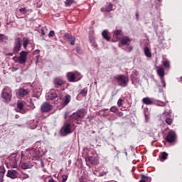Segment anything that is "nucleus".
Instances as JSON below:
<instances>
[{
  "label": "nucleus",
  "instance_id": "f257e3e1",
  "mask_svg": "<svg viewBox=\"0 0 182 182\" xmlns=\"http://www.w3.org/2000/svg\"><path fill=\"white\" fill-rule=\"evenodd\" d=\"M25 156L27 159H31V157H34L35 159H40L42 157V154L38 149H35L33 148L28 149L25 151Z\"/></svg>",
  "mask_w": 182,
  "mask_h": 182
},
{
  "label": "nucleus",
  "instance_id": "f03ea898",
  "mask_svg": "<svg viewBox=\"0 0 182 182\" xmlns=\"http://www.w3.org/2000/svg\"><path fill=\"white\" fill-rule=\"evenodd\" d=\"M87 113V111L85 109H78L76 112L73 114L72 117L75 120H79V119H83Z\"/></svg>",
  "mask_w": 182,
  "mask_h": 182
},
{
  "label": "nucleus",
  "instance_id": "7ed1b4c3",
  "mask_svg": "<svg viewBox=\"0 0 182 182\" xmlns=\"http://www.w3.org/2000/svg\"><path fill=\"white\" fill-rule=\"evenodd\" d=\"M21 48H22V39H21L19 37H17L14 40V46L13 48L14 53H18L19 50H21Z\"/></svg>",
  "mask_w": 182,
  "mask_h": 182
},
{
  "label": "nucleus",
  "instance_id": "20e7f679",
  "mask_svg": "<svg viewBox=\"0 0 182 182\" xmlns=\"http://www.w3.org/2000/svg\"><path fill=\"white\" fill-rule=\"evenodd\" d=\"M167 143H174L177 140V134L173 130H171L165 138Z\"/></svg>",
  "mask_w": 182,
  "mask_h": 182
},
{
  "label": "nucleus",
  "instance_id": "39448f33",
  "mask_svg": "<svg viewBox=\"0 0 182 182\" xmlns=\"http://www.w3.org/2000/svg\"><path fill=\"white\" fill-rule=\"evenodd\" d=\"M28 56V52L23 50L20 53V56L17 58V63L20 65H25L26 63V58Z\"/></svg>",
  "mask_w": 182,
  "mask_h": 182
},
{
  "label": "nucleus",
  "instance_id": "423d86ee",
  "mask_svg": "<svg viewBox=\"0 0 182 182\" xmlns=\"http://www.w3.org/2000/svg\"><path fill=\"white\" fill-rule=\"evenodd\" d=\"M115 79L117 80L119 86H122V87H126V86H127L128 80L125 75H121L115 77Z\"/></svg>",
  "mask_w": 182,
  "mask_h": 182
},
{
  "label": "nucleus",
  "instance_id": "0eeeda50",
  "mask_svg": "<svg viewBox=\"0 0 182 182\" xmlns=\"http://www.w3.org/2000/svg\"><path fill=\"white\" fill-rule=\"evenodd\" d=\"M63 136H68L72 133V124L70 123H65L64 126L62 127Z\"/></svg>",
  "mask_w": 182,
  "mask_h": 182
},
{
  "label": "nucleus",
  "instance_id": "6e6552de",
  "mask_svg": "<svg viewBox=\"0 0 182 182\" xmlns=\"http://www.w3.org/2000/svg\"><path fill=\"white\" fill-rule=\"evenodd\" d=\"M41 110L42 113H48L52 110V105L48 102H44L41 106Z\"/></svg>",
  "mask_w": 182,
  "mask_h": 182
},
{
  "label": "nucleus",
  "instance_id": "1a4fd4ad",
  "mask_svg": "<svg viewBox=\"0 0 182 182\" xmlns=\"http://www.w3.org/2000/svg\"><path fill=\"white\" fill-rule=\"evenodd\" d=\"M1 97L4 99L5 102H11L12 95L10 92H8V90H6V88H4L1 92Z\"/></svg>",
  "mask_w": 182,
  "mask_h": 182
},
{
  "label": "nucleus",
  "instance_id": "9d476101",
  "mask_svg": "<svg viewBox=\"0 0 182 182\" xmlns=\"http://www.w3.org/2000/svg\"><path fill=\"white\" fill-rule=\"evenodd\" d=\"M80 75L78 72L75 71V73L73 72H70L67 73V77L68 82H75V80L76 79L75 76H77Z\"/></svg>",
  "mask_w": 182,
  "mask_h": 182
},
{
  "label": "nucleus",
  "instance_id": "9b49d317",
  "mask_svg": "<svg viewBox=\"0 0 182 182\" xmlns=\"http://www.w3.org/2000/svg\"><path fill=\"white\" fill-rule=\"evenodd\" d=\"M6 177L15 180V178H18V172L14 169L8 170Z\"/></svg>",
  "mask_w": 182,
  "mask_h": 182
},
{
  "label": "nucleus",
  "instance_id": "f8f14e48",
  "mask_svg": "<svg viewBox=\"0 0 182 182\" xmlns=\"http://www.w3.org/2000/svg\"><path fill=\"white\" fill-rule=\"evenodd\" d=\"M85 161L87 162V164H92L94 166L99 164V161H97L96 158L93 156L87 157L85 159Z\"/></svg>",
  "mask_w": 182,
  "mask_h": 182
},
{
  "label": "nucleus",
  "instance_id": "ddd939ff",
  "mask_svg": "<svg viewBox=\"0 0 182 182\" xmlns=\"http://www.w3.org/2000/svg\"><path fill=\"white\" fill-rule=\"evenodd\" d=\"M130 42H132V40L129 36H124L120 40V43L122 45V46H126V45H130Z\"/></svg>",
  "mask_w": 182,
  "mask_h": 182
},
{
  "label": "nucleus",
  "instance_id": "4468645a",
  "mask_svg": "<svg viewBox=\"0 0 182 182\" xmlns=\"http://www.w3.org/2000/svg\"><path fill=\"white\" fill-rule=\"evenodd\" d=\"M64 38L68 41H69L70 45H75V41H76V38H75V36L69 33H66L65 34Z\"/></svg>",
  "mask_w": 182,
  "mask_h": 182
},
{
  "label": "nucleus",
  "instance_id": "2eb2a0df",
  "mask_svg": "<svg viewBox=\"0 0 182 182\" xmlns=\"http://www.w3.org/2000/svg\"><path fill=\"white\" fill-rule=\"evenodd\" d=\"M53 83L55 87H59V86H63V85H65V81H63V80L61 78L56 77L54 79Z\"/></svg>",
  "mask_w": 182,
  "mask_h": 182
},
{
  "label": "nucleus",
  "instance_id": "dca6fc26",
  "mask_svg": "<svg viewBox=\"0 0 182 182\" xmlns=\"http://www.w3.org/2000/svg\"><path fill=\"white\" fill-rule=\"evenodd\" d=\"M56 97H58V94L53 90H50L47 95V99H48V100H55Z\"/></svg>",
  "mask_w": 182,
  "mask_h": 182
},
{
  "label": "nucleus",
  "instance_id": "f3484780",
  "mask_svg": "<svg viewBox=\"0 0 182 182\" xmlns=\"http://www.w3.org/2000/svg\"><path fill=\"white\" fill-rule=\"evenodd\" d=\"M142 102L144 105H154V99L150 98V97H144L142 100Z\"/></svg>",
  "mask_w": 182,
  "mask_h": 182
},
{
  "label": "nucleus",
  "instance_id": "a211bd4d",
  "mask_svg": "<svg viewBox=\"0 0 182 182\" xmlns=\"http://www.w3.org/2000/svg\"><path fill=\"white\" fill-rule=\"evenodd\" d=\"M21 168H23V170L32 168V164H31V162H24L21 164Z\"/></svg>",
  "mask_w": 182,
  "mask_h": 182
},
{
  "label": "nucleus",
  "instance_id": "6ab92c4d",
  "mask_svg": "<svg viewBox=\"0 0 182 182\" xmlns=\"http://www.w3.org/2000/svg\"><path fill=\"white\" fill-rule=\"evenodd\" d=\"M156 72L158 73V76H159L161 79H163V77H164V68L160 67L157 69Z\"/></svg>",
  "mask_w": 182,
  "mask_h": 182
},
{
  "label": "nucleus",
  "instance_id": "aec40b11",
  "mask_svg": "<svg viewBox=\"0 0 182 182\" xmlns=\"http://www.w3.org/2000/svg\"><path fill=\"white\" fill-rule=\"evenodd\" d=\"M28 93H29V91L28 90V89H20L18 95L21 97H23V96H26Z\"/></svg>",
  "mask_w": 182,
  "mask_h": 182
},
{
  "label": "nucleus",
  "instance_id": "412c9836",
  "mask_svg": "<svg viewBox=\"0 0 182 182\" xmlns=\"http://www.w3.org/2000/svg\"><path fill=\"white\" fill-rule=\"evenodd\" d=\"M4 176H5V168L0 167V182H4Z\"/></svg>",
  "mask_w": 182,
  "mask_h": 182
},
{
  "label": "nucleus",
  "instance_id": "4be33fe9",
  "mask_svg": "<svg viewBox=\"0 0 182 182\" xmlns=\"http://www.w3.org/2000/svg\"><path fill=\"white\" fill-rule=\"evenodd\" d=\"M18 161H19V158H17L16 156H14V162L11 164L12 168H18Z\"/></svg>",
  "mask_w": 182,
  "mask_h": 182
},
{
  "label": "nucleus",
  "instance_id": "5701e85b",
  "mask_svg": "<svg viewBox=\"0 0 182 182\" xmlns=\"http://www.w3.org/2000/svg\"><path fill=\"white\" fill-rule=\"evenodd\" d=\"M102 35L106 41H110V37H109V32L107 30H104L102 33Z\"/></svg>",
  "mask_w": 182,
  "mask_h": 182
},
{
  "label": "nucleus",
  "instance_id": "b1692460",
  "mask_svg": "<svg viewBox=\"0 0 182 182\" xmlns=\"http://www.w3.org/2000/svg\"><path fill=\"white\" fill-rule=\"evenodd\" d=\"M144 50L146 58H151V51H150V48H149V47H145Z\"/></svg>",
  "mask_w": 182,
  "mask_h": 182
},
{
  "label": "nucleus",
  "instance_id": "393cba45",
  "mask_svg": "<svg viewBox=\"0 0 182 182\" xmlns=\"http://www.w3.org/2000/svg\"><path fill=\"white\" fill-rule=\"evenodd\" d=\"M29 38H23V46L24 48V49H26V48H28V45L29 44Z\"/></svg>",
  "mask_w": 182,
  "mask_h": 182
},
{
  "label": "nucleus",
  "instance_id": "a878e982",
  "mask_svg": "<svg viewBox=\"0 0 182 182\" xmlns=\"http://www.w3.org/2000/svg\"><path fill=\"white\" fill-rule=\"evenodd\" d=\"M70 99H71V97L70 95H68L65 97L64 98V102H63V105L64 106H66L68 104L70 103Z\"/></svg>",
  "mask_w": 182,
  "mask_h": 182
},
{
  "label": "nucleus",
  "instance_id": "bb28decb",
  "mask_svg": "<svg viewBox=\"0 0 182 182\" xmlns=\"http://www.w3.org/2000/svg\"><path fill=\"white\" fill-rule=\"evenodd\" d=\"M141 180H144V181H146V182L151 181V178H150L149 176H146L144 174H141Z\"/></svg>",
  "mask_w": 182,
  "mask_h": 182
},
{
  "label": "nucleus",
  "instance_id": "cd10ccee",
  "mask_svg": "<svg viewBox=\"0 0 182 182\" xmlns=\"http://www.w3.org/2000/svg\"><path fill=\"white\" fill-rule=\"evenodd\" d=\"M112 10H113V4H109L108 6H105L106 12H110Z\"/></svg>",
  "mask_w": 182,
  "mask_h": 182
},
{
  "label": "nucleus",
  "instance_id": "c85d7f7f",
  "mask_svg": "<svg viewBox=\"0 0 182 182\" xmlns=\"http://www.w3.org/2000/svg\"><path fill=\"white\" fill-rule=\"evenodd\" d=\"M161 154L162 160H167V157L168 156V154H167V152L164 151Z\"/></svg>",
  "mask_w": 182,
  "mask_h": 182
},
{
  "label": "nucleus",
  "instance_id": "c756f323",
  "mask_svg": "<svg viewBox=\"0 0 182 182\" xmlns=\"http://www.w3.org/2000/svg\"><path fill=\"white\" fill-rule=\"evenodd\" d=\"M65 4V6H70V5H73V4H75V0H66Z\"/></svg>",
  "mask_w": 182,
  "mask_h": 182
},
{
  "label": "nucleus",
  "instance_id": "7c9ffc66",
  "mask_svg": "<svg viewBox=\"0 0 182 182\" xmlns=\"http://www.w3.org/2000/svg\"><path fill=\"white\" fill-rule=\"evenodd\" d=\"M0 41L1 42H5V41H8V36L0 33Z\"/></svg>",
  "mask_w": 182,
  "mask_h": 182
},
{
  "label": "nucleus",
  "instance_id": "2f4dec72",
  "mask_svg": "<svg viewBox=\"0 0 182 182\" xmlns=\"http://www.w3.org/2000/svg\"><path fill=\"white\" fill-rule=\"evenodd\" d=\"M80 95H81V96H83L84 97H86V95H87V90L86 88H84L80 92Z\"/></svg>",
  "mask_w": 182,
  "mask_h": 182
},
{
  "label": "nucleus",
  "instance_id": "473e14b6",
  "mask_svg": "<svg viewBox=\"0 0 182 182\" xmlns=\"http://www.w3.org/2000/svg\"><path fill=\"white\" fill-rule=\"evenodd\" d=\"M110 112H112V113H117V112H119V108L116 106H113L110 108Z\"/></svg>",
  "mask_w": 182,
  "mask_h": 182
},
{
  "label": "nucleus",
  "instance_id": "72a5a7b5",
  "mask_svg": "<svg viewBox=\"0 0 182 182\" xmlns=\"http://www.w3.org/2000/svg\"><path fill=\"white\" fill-rule=\"evenodd\" d=\"M19 12L20 14H21L22 15H25V14H26L28 12V11L26 10V8H21L19 9Z\"/></svg>",
  "mask_w": 182,
  "mask_h": 182
},
{
  "label": "nucleus",
  "instance_id": "f704fd0d",
  "mask_svg": "<svg viewBox=\"0 0 182 182\" xmlns=\"http://www.w3.org/2000/svg\"><path fill=\"white\" fill-rule=\"evenodd\" d=\"M163 65L164 68H170V62H168V60L163 61Z\"/></svg>",
  "mask_w": 182,
  "mask_h": 182
},
{
  "label": "nucleus",
  "instance_id": "c9c22d12",
  "mask_svg": "<svg viewBox=\"0 0 182 182\" xmlns=\"http://www.w3.org/2000/svg\"><path fill=\"white\" fill-rule=\"evenodd\" d=\"M123 100L122 98H119L117 101V106L118 107H122V106L123 105Z\"/></svg>",
  "mask_w": 182,
  "mask_h": 182
},
{
  "label": "nucleus",
  "instance_id": "e433bc0d",
  "mask_svg": "<svg viewBox=\"0 0 182 182\" xmlns=\"http://www.w3.org/2000/svg\"><path fill=\"white\" fill-rule=\"evenodd\" d=\"M17 107L19 110H22V109H23V102H18Z\"/></svg>",
  "mask_w": 182,
  "mask_h": 182
},
{
  "label": "nucleus",
  "instance_id": "4c0bfd02",
  "mask_svg": "<svg viewBox=\"0 0 182 182\" xmlns=\"http://www.w3.org/2000/svg\"><path fill=\"white\" fill-rule=\"evenodd\" d=\"M166 123L167 124H168L169 126L171 124V123H173V119H171V118H166L165 120Z\"/></svg>",
  "mask_w": 182,
  "mask_h": 182
},
{
  "label": "nucleus",
  "instance_id": "58836bf2",
  "mask_svg": "<svg viewBox=\"0 0 182 182\" xmlns=\"http://www.w3.org/2000/svg\"><path fill=\"white\" fill-rule=\"evenodd\" d=\"M114 35H115V36H119V35H122V30H115L114 31Z\"/></svg>",
  "mask_w": 182,
  "mask_h": 182
},
{
  "label": "nucleus",
  "instance_id": "ea45409f",
  "mask_svg": "<svg viewBox=\"0 0 182 182\" xmlns=\"http://www.w3.org/2000/svg\"><path fill=\"white\" fill-rule=\"evenodd\" d=\"M49 38H53L55 36V31H50L49 34H48Z\"/></svg>",
  "mask_w": 182,
  "mask_h": 182
},
{
  "label": "nucleus",
  "instance_id": "a19ab883",
  "mask_svg": "<svg viewBox=\"0 0 182 182\" xmlns=\"http://www.w3.org/2000/svg\"><path fill=\"white\" fill-rule=\"evenodd\" d=\"M62 178H63V182H66V181L68 180V176L63 175Z\"/></svg>",
  "mask_w": 182,
  "mask_h": 182
},
{
  "label": "nucleus",
  "instance_id": "79ce46f5",
  "mask_svg": "<svg viewBox=\"0 0 182 182\" xmlns=\"http://www.w3.org/2000/svg\"><path fill=\"white\" fill-rule=\"evenodd\" d=\"M107 173L108 172H101L99 175V177H103V176H106Z\"/></svg>",
  "mask_w": 182,
  "mask_h": 182
},
{
  "label": "nucleus",
  "instance_id": "37998d69",
  "mask_svg": "<svg viewBox=\"0 0 182 182\" xmlns=\"http://www.w3.org/2000/svg\"><path fill=\"white\" fill-rule=\"evenodd\" d=\"M123 115H124V114L122 112H118L117 116H119V117H122Z\"/></svg>",
  "mask_w": 182,
  "mask_h": 182
},
{
  "label": "nucleus",
  "instance_id": "c03bdc74",
  "mask_svg": "<svg viewBox=\"0 0 182 182\" xmlns=\"http://www.w3.org/2000/svg\"><path fill=\"white\" fill-rule=\"evenodd\" d=\"M161 83L163 85V87H166V81H164V80L163 78L161 80Z\"/></svg>",
  "mask_w": 182,
  "mask_h": 182
},
{
  "label": "nucleus",
  "instance_id": "a18cd8bd",
  "mask_svg": "<svg viewBox=\"0 0 182 182\" xmlns=\"http://www.w3.org/2000/svg\"><path fill=\"white\" fill-rule=\"evenodd\" d=\"M75 50L77 53H80V47H77Z\"/></svg>",
  "mask_w": 182,
  "mask_h": 182
},
{
  "label": "nucleus",
  "instance_id": "49530a36",
  "mask_svg": "<svg viewBox=\"0 0 182 182\" xmlns=\"http://www.w3.org/2000/svg\"><path fill=\"white\" fill-rule=\"evenodd\" d=\"M14 52L13 53H6V56H14Z\"/></svg>",
  "mask_w": 182,
  "mask_h": 182
},
{
  "label": "nucleus",
  "instance_id": "de8ad7c7",
  "mask_svg": "<svg viewBox=\"0 0 182 182\" xmlns=\"http://www.w3.org/2000/svg\"><path fill=\"white\" fill-rule=\"evenodd\" d=\"M13 60H14L15 62H18L17 61L18 60V57H16V56L13 57Z\"/></svg>",
  "mask_w": 182,
  "mask_h": 182
},
{
  "label": "nucleus",
  "instance_id": "09e8293b",
  "mask_svg": "<svg viewBox=\"0 0 182 182\" xmlns=\"http://www.w3.org/2000/svg\"><path fill=\"white\" fill-rule=\"evenodd\" d=\"M128 49H129V52H132L133 50V47L129 46V47H128Z\"/></svg>",
  "mask_w": 182,
  "mask_h": 182
},
{
  "label": "nucleus",
  "instance_id": "8fccbe9b",
  "mask_svg": "<svg viewBox=\"0 0 182 182\" xmlns=\"http://www.w3.org/2000/svg\"><path fill=\"white\" fill-rule=\"evenodd\" d=\"M136 19H139V12L136 13Z\"/></svg>",
  "mask_w": 182,
  "mask_h": 182
},
{
  "label": "nucleus",
  "instance_id": "3c124183",
  "mask_svg": "<svg viewBox=\"0 0 182 182\" xmlns=\"http://www.w3.org/2000/svg\"><path fill=\"white\" fill-rule=\"evenodd\" d=\"M41 35L45 36V31L41 30Z\"/></svg>",
  "mask_w": 182,
  "mask_h": 182
},
{
  "label": "nucleus",
  "instance_id": "603ef678",
  "mask_svg": "<svg viewBox=\"0 0 182 182\" xmlns=\"http://www.w3.org/2000/svg\"><path fill=\"white\" fill-rule=\"evenodd\" d=\"M48 182H55V180H53V179H50V180L48 181Z\"/></svg>",
  "mask_w": 182,
  "mask_h": 182
},
{
  "label": "nucleus",
  "instance_id": "864d4df0",
  "mask_svg": "<svg viewBox=\"0 0 182 182\" xmlns=\"http://www.w3.org/2000/svg\"><path fill=\"white\" fill-rule=\"evenodd\" d=\"M36 52L37 53H39V52H41V51H40L39 50H36Z\"/></svg>",
  "mask_w": 182,
  "mask_h": 182
},
{
  "label": "nucleus",
  "instance_id": "5fc2aeb1",
  "mask_svg": "<svg viewBox=\"0 0 182 182\" xmlns=\"http://www.w3.org/2000/svg\"><path fill=\"white\" fill-rule=\"evenodd\" d=\"M101 11H102V12H105V9H101Z\"/></svg>",
  "mask_w": 182,
  "mask_h": 182
},
{
  "label": "nucleus",
  "instance_id": "6e6d98bb",
  "mask_svg": "<svg viewBox=\"0 0 182 182\" xmlns=\"http://www.w3.org/2000/svg\"><path fill=\"white\" fill-rule=\"evenodd\" d=\"M26 177L28 178H29V176L28 175H26Z\"/></svg>",
  "mask_w": 182,
  "mask_h": 182
},
{
  "label": "nucleus",
  "instance_id": "4d7b16f0",
  "mask_svg": "<svg viewBox=\"0 0 182 182\" xmlns=\"http://www.w3.org/2000/svg\"><path fill=\"white\" fill-rule=\"evenodd\" d=\"M23 154V151H21V154Z\"/></svg>",
  "mask_w": 182,
  "mask_h": 182
},
{
  "label": "nucleus",
  "instance_id": "13d9d810",
  "mask_svg": "<svg viewBox=\"0 0 182 182\" xmlns=\"http://www.w3.org/2000/svg\"><path fill=\"white\" fill-rule=\"evenodd\" d=\"M16 117L18 118V115H16Z\"/></svg>",
  "mask_w": 182,
  "mask_h": 182
},
{
  "label": "nucleus",
  "instance_id": "bf43d9fd",
  "mask_svg": "<svg viewBox=\"0 0 182 182\" xmlns=\"http://www.w3.org/2000/svg\"><path fill=\"white\" fill-rule=\"evenodd\" d=\"M159 1V2H160V1H161V0H158Z\"/></svg>",
  "mask_w": 182,
  "mask_h": 182
},
{
  "label": "nucleus",
  "instance_id": "052dcab7",
  "mask_svg": "<svg viewBox=\"0 0 182 182\" xmlns=\"http://www.w3.org/2000/svg\"><path fill=\"white\" fill-rule=\"evenodd\" d=\"M126 154V156H127V154Z\"/></svg>",
  "mask_w": 182,
  "mask_h": 182
}]
</instances>
